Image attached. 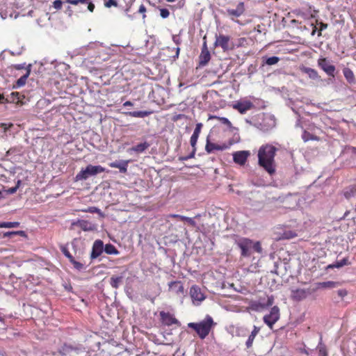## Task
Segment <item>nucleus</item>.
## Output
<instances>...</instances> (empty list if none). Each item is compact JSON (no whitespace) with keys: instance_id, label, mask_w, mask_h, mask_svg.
<instances>
[{"instance_id":"obj_21","label":"nucleus","mask_w":356,"mask_h":356,"mask_svg":"<svg viewBox=\"0 0 356 356\" xmlns=\"http://www.w3.org/2000/svg\"><path fill=\"white\" fill-rule=\"evenodd\" d=\"M149 146V143L147 142H144L133 146L129 149V152H134L138 154H140L144 152Z\"/></svg>"},{"instance_id":"obj_36","label":"nucleus","mask_w":356,"mask_h":356,"mask_svg":"<svg viewBox=\"0 0 356 356\" xmlns=\"http://www.w3.org/2000/svg\"><path fill=\"white\" fill-rule=\"evenodd\" d=\"M104 252L108 254H118L119 251L116 249V248L111 244L108 243L104 246Z\"/></svg>"},{"instance_id":"obj_59","label":"nucleus","mask_w":356,"mask_h":356,"mask_svg":"<svg viewBox=\"0 0 356 356\" xmlns=\"http://www.w3.org/2000/svg\"><path fill=\"white\" fill-rule=\"evenodd\" d=\"M309 133H307V132H306V131H305V132L303 133V134H302V138H303V140H304L305 141H308V140L310 139V138L309 137Z\"/></svg>"},{"instance_id":"obj_5","label":"nucleus","mask_w":356,"mask_h":356,"mask_svg":"<svg viewBox=\"0 0 356 356\" xmlns=\"http://www.w3.org/2000/svg\"><path fill=\"white\" fill-rule=\"evenodd\" d=\"M280 319V309L277 306L271 308L270 314L263 318L264 322L270 328Z\"/></svg>"},{"instance_id":"obj_49","label":"nucleus","mask_w":356,"mask_h":356,"mask_svg":"<svg viewBox=\"0 0 356 356\" xmlns=\"http://www.w3.org/2000/svg\"><path fill=\"white\" fill-rule=\"evenodd\" d=\"M13 126V124L12 123H9V124L1 123V124H0V128H1L4 132H6L8 129H9Z\"/></svg>"},{"instance_id":"obj_33","label":"nucleus","mask_w":356,"mask_h":356,"mask_svg":"<svg viewBox=\"0 0 356 356\" xmlns=\"http://www.w3.org/2000/svg\"><path fill=\"white\" fill-rule=\"evenodd\" d=\"M4 237L14 238L17 236H20L22 237H26V234L24 231H12V232H6L3 234Z\"/></svg>"},{"instance_id":"obj_19","label":"nucleus","mask_w":356,"mask_h":356,"mask_svg":"<svg viewBox=\"0 0 356 356\" xmlns=\"http://www.w3.org/2000/svg\"><path fill=\"white\" fill-rule=\"evenodd\" d=\"M260 331V327L254 325L253 330L251 332L250 334L248 337V340L245 342V346L247 348H250L252 346L253 341Z\"/></svg>"},{"instance_id":"obj_2","label":"nucleus","mask_w":356,"mask_h":356,"mask_svg":"<svg viewBox=\"0 0 356 356\" xmlns=\"http://www.w3.org/2000/svg\"><path fill=\"white\" fill-rule=\"evenodd\" d=\"M216 325L213 318L207 315L205 318L200 323H189L188 327L193 329L201 339H205L209 334L212 327Z\"/></svg>"},{"instance_id":"obj_28","label":"nucleus","mask_w":356,"mask_h":356,"mask_svg":"<svg viewBox=\"0 0 356 356\" xmlns=\"http://www.w3.org/2000/svg\"><path fill=\"white\" fill-rule=\"evenodd\" d=\"M317 287L313 290V291L317 290L319 288H335L338 286V282H332V281H327V282H318L316 284Z\"/></svg>"},{"instance_id":"obj_63","label":"nucleus","mask_w":356,"mask_h":356,"mask_svg":"<svg viewBox=\"0 0 356 356\" xmlns=\"http://www.w3.org/2000/svg\"><path fill=\"white\" fill-rule=\"evenodd\" d=\"M195 152H196V148H193L192 152L189 155H188V158L189 159L193 158L195 156Z\"/></svg>"},{"instance_id":"obj_31","label":"nucleus","mask_w":356,"mask_h":356,"mask_svg":"<svg viewBox=\"0 0 356 356\" xmlns=\"http://www.w3.org/2000/svg\"><path fill=\"white\" fill-rule=\"evenodd\" d=\"M343 195L346 199L356 196V186H350L343 191Z\"/></svg>"},{"instance_id":"obj_47","label":"nucleus","mask_w":356,"mask_h":356,"mask_svg":"<svg viewBox=\"0 0 356 356\" xmlns=\"http://www.w3.org/2000/svg\"><path fill=\"white\" fill-rule=\"evenodd\" d=\"M252 308L254 310H259L265 308L264 304L261 302H254L252 304Z\"/></svg>"},{"instance_id":"obj_6","label":"nucleus","mask_w":356,"mask_h":356,"mask_svg":"<svg viewBox=\"0 0 356 356\" xmlns=\"http://www.w3.org/2000/svg\"><path fill=\"white\" fill-rule=\"evenodd\" d=\"M230 37L222 34L216 35L215 47H220L223 51H227L232 48L229 46Z\"/></svg>"},{"instance_id":"obj_53","label":"nucleus","mask_w":356,"mask_h":356,"mask_svg":"<svg viewBox=\"0 0 356 356\" xmlns=\"http://www.w3.org/2000/svg\"><path fill=\"white\" fill-rule=\"evenodd\" d=\"M112 6H118V3H117L116 0H108V1L105 3V6H106V7H107V8H110V7H111Z\"/></svg>"},{"instance_id":"obj_7","label":"nucleus","mask_w":356,"mask_h":356,"mask_svg":"<svg viewBox=\"0 0 356 356\" xmlns=\"http://www.w3.org/2000/svg\"><path fill=\"white\" fill-rule=\"evenodd\" d=\"M159 315L161 323L166 326H170L173 324H175L177 326L181 325L180 322L174 316L173 314H171L169 312L162 311L160 312Z\"/></svg>"},{"instance_id":"obj_52","label":"nucleus","mask_w":356,"mask_h":356,"mask_svg":"<svg viewBox=\"0 0 356 356\" xmlns=\"http://www.w3.org/2000/svg\"><path fill=\"white\" fill-rule=\"evenodd\" d=\"M17 190V188L14 186L8 188V190H4L3 193H5V195L14 194L15 193H16Z\"/></svg>"},{"instance_id":"obj_4","label":"nucleus","mask_w":356,"mask_h":356,"mask_svg":"<svg viewBox=\"0 0 356 356\" xmlns=\"http://www.w3.org/2000/svg\"><path fill=\"white\" fill-rule=\"evenodd\" d=\"M236 245L241 250V256L249 257L252 254V241L248 238H241L236 241Z\"/></svg>"},{"instance_id":"obj_40","label":"nucleus","mask_w":356,"mask_h":356,"mask_svg":"<svg viewBox=\"0 0 356 356\" xmlns=\"http://www.w3.org/2000/svg\"><path fill=\"white\" fill-rule=\"evenodd\" d=\"M252 250H254L255 252H257L258 253H261L262 248H261L260 242L259 241L254 242L252 241Z\"/></svg>"},{"instance_id":"obj_8","label":"nucleus","mask_w":356,"mask_h":356,"mask_svg":"<svg viewBox=\"0 0 356 356\" xmlns=\"http://www.w3.org/2000/svg\"><path fill=\"white\" fill-rule=\"evenodd\" d=\"M318 66L329 76H334L335 67L330 64V61L325 58H321L318 60Z\"/></svg>"},{"instance_id":"obj_45","label":"nucleus","mask_w":356,"mask_h":356,"mask_svg":"<svg viewBox=\"0 0 356 356\" xmlns=\"http://www.w3.org/2000/svg\"><path fill=\"white\" fill-rule=\"evenodd\" d=\"M160 15L162 18L165 19L169 17L170 12L166 8H161L160 9Z\"/></svg>"},{"instance_id":"obj_3","label":"nucleus","mask_w":356,"mask_h":356,"mask_svg":"<svg viewBox=\"0 0 356 356\" xmlns=\"http://www.w3.org/2000/svg\"><path fill=\"white\" fill-rule=\"evenodd\" d=\"M105 169L101 165H88L82 169L75 177L76 181L86 180L90 176H95L104 172Z\"/></svg>"},{"instance_id":"obj_35","label":"nucleus","mask_w":356,"mask_h":356,"mask_svg":"<svg viewBox=\"0 0 356 356\" xmlns=\"http://www.w3.org/2000/svg\"><path fill=\"white\" fill-rule=\"evenodd\" d=\"M71 356H88V353L84 348L74 347Z\"/></svg>"},{"instance_id":"obj_43","label":"nucleus","mask_w":356,"mask_h":356,"mask_svg":"<svg viewBox=\"0 0 356 356\" xmlns=\"http://www.w3.org/2000/svg\"><path fill=\"white\" fill-rule=\"evenodd\" d=\"M61 252H63V254L67 257L69 259L70 261L74 258L72 257V255L70 254V252H69L68 249L67 247L65 246H62L61 248Z\"/></svg>"},{"instance_id":"obj_29","label":"nucleus","mask_w":356,"mask_h":356,"mask_svg":"<svg viewBox=\"0 0 356 356\" xmlns=\"http://www.w3.org/2000/svg\"><path fill=\"white\" fill-rule=\"evenodd\" d=\"M213 119L218 120L222 124L227 125V127L231 130L236 129V128L232 126L230 121L226 118L217 117L216 115H210L209 118V120H213Z\"/></svg>"},{"instance_id":"obj_24","label":"nucleus","mask_w":356,"mask_h":356,"mask_svg":"<svg viewBox=\"0 0 356 356\" xmlns=\"http://www.w3.org/2000/svg\"><path fill=\"white\" fill-rule=\"evenodd\" d=\"M169 288L177 294L184 292V286L180 282H171L169 283Z\"/></svg>"},{"instance_id":"obj_41","label":"nucleus","mask_w":356,"mask_h":356,"mask_svg":"<svg viewBox=\"0 0 356 356\" xmlns=\"http://www.w3.org/2000/svg\"><path fill=\"white\" fill-rule=\"evenodd\" d=\"M354 213H351L350 211H346L343 217L340 218L339 220H353L355 221V217L353 216Z\"/></svg>"},{"instance_id":"obj_46","label":"nucleus","mask_w":356,"mask_h":356,"mask_svg":"<svg viewBox=\"0 0 356 356\" xmlns=\"http://www.w3.org/2000/svg\"><path fill=\"white\" fill-rule=\"evenodd\" d=\"M202 123H200H200H197V124H196V127H195V130H194V131H193V135H195V136H200V132H201V129H202Z\"/></svg>"},{"instance_id":"obj_56","label":"nucleus","mask_w":356,"mask_h":356,"mask_svg":"<svg viewBox=\"0 0 356 356\" xmlns=\"http://www.w3.org/2000/svg\"><path fill=\"white\" fill-rule=\"evenodd\" d=\"M327 24L321 22V24H320V31L318 32V35L321 36V31L327 29Z\"/></svg>"},{"instance_id":"obj_10","label":"nucleus","mask_w":356,"mask_h":356,"mask_svg":"<svg viewBox=\"0 0 356 356\" xmlns=\"http://www.w3.org/2000/svg\"><path fill=\"white\" fill-rule=\"evenodd\" d=\"M249 156L250 152L248 151L243 150L235 152L233 154V160L236 163L243 165L245 163Z\"/></svg>"},{"instance_id":"obj_37","label":"nucleus","mask_w":356,"mask_h":356,"mask_svg":"<svg viewBox=\"0 0 356 356\" xmlns=\"http://www.w3.org/2000/svg\"><path fill=\"white\" fill-rule=\"evenodd\" d=\"M263 59H264V63L268 65H275L280 60V58L277 56H271V57L266 58H263Z\"/></svg>"},{"instance_id":"obj_17","label":"nucleus","mask_w":356,"mask_h":356,"mask_svg":"<svg viewBox=\"0 0 356 356\" xmlns=\"http://www.w3.org/2000/svg\"><path fill=\"white\" fill-rule=\"evenodd\" d=\"M300 69L302 73L306 74L311 79H320V76H318V74L316 70L305 66L300 67Z\"/></svg>"},{"instance_id":"obj_44","label":"nucleus","mask_w":356,"mask_h":356,"mask_svg":"<svg viewBox=\"0 0 356 356\" xmlns=\"http://www.w3.org/2000/svg\"><path fill=\"white\" fill-rule=\"evenodd\" d=\"M199 136L192 134L190 140L191 145L193 148H196V144Z\"/></svg>"},{"instance_id":"obj_13","label":"nucleus","mask_w":356,"mask_h":356,"mask_svg":"<svg viewBox=\"0 0 356 356\" xmlns=\"http://www.w3.org/2000/svg\"><path fill=\"white\" fill-rule=\"evenodd\" d=\"M311 293L312 291L309 289H298L292 291L291 297L293 300L300 301L305 299Z\"/></svg>"},{"instance_id":"obj_12","label":"nucleus","mask_w":356,"mask_h":356,"mask_svg":"<svg viewBox=\"0 0 356 356\" xmlns=\"http://www.w3.org/2000/svg\"><path fill=\"white\" fill-rule=\"evenodd\" d=\"M190 296L193 301L201 302L205 299V296L202 293L200 288L197 285H193L190 289Z\"/></svg>"},{"instance_id":"obj_54","label":"nucleus","mask_w":356,"mask_h":356,"mask_svg":"<svg viewBox=\"0 0 356 356\" xmlns=\"http://www.w3.org/2000/svg\"><path fill=\"white\" fill-rule=\"evenodd\" d=\"M12 96V100L14 102L15 99H17V102L19 100V93L17 92H13L11 94Z\"/></svg>"},{"instance_id":"obj_62","label":"nucleus","mask_w":356,"mask_h":356,"mask_svg":"<svg viewBox=\"0 0 356 356\" xmlns=\"http://www.w3.org/2000/svg\"><path fill=\"white\" fill-rule=\"evenodd\" d=\"M172 40L177 44H179L180 42V39L177 35H173Z\"/></svg>"},{"instance_id":"obj_14","label":"nucleus","mask_w":356,"mask_h":356,"mask_svg":"<svg viewBox=\"0 0 356 356\" xmlns=\"http://www.w3.org/2000/svg\"><path fill=\"white\" fill-rule=\"evenodd\" d=\"M253 106L249 101L238 102L233 105V108L238 110L241 113L244 114Z\"/></svg>"},{"instance_id":"obj_22","label":"nucleus","mask_w":356,"mask_h":356,"mask_svg":"<svg viewBox=\"0 0 356 356\" xmlns=\"http://www.w3.org/2000/svg\"><path fill=\"white\" fill-rule=\"evenodd\" d=\"M127 115L134 117V118H143L147 116H149L152 113L151 111H129L124 113Z\"/></svg>"},{"instance_id":"obj_9","label":"nucleus","mask_w":356,"mask_h":356,"mask_svg":"<svg viewBox=\"0 0 356 356\" xmlns=\"http://www.w3.org/2000/svg\"><path fill=\"white\" fill-rule=\"evenodd\" d=\"M104 243L101 240H96L92 245L90 258L92 259L97 258L104 251Z\"/></svg>"},{"instance_id":"obj_32","label":"nucleus","mask_w":356,"mask_h":356,"mask_svg":"<svg viewBox=\"0 0 356 356\" xmlns=\"http://www.w3.org/2000/svg\"><path fill=\"white\" fill-rule=\"evenodd\" d=\"M74 347L72 346L64 344L59 349V353L63 356H71V353L73 351Z\"/></svg>"},{"instance_id":"obj_16","label":"nucleus","mask_w":356,"mask_h":356,"mask_svg":"<svg viewBox=\"0 0 356 356\" xmlns=\"http://www.w3.org/2000/svg\"><path fill=\"white\" fill-rule=\"evenodd\" d=\"M245 11L244 3L243 2L238 3L236 9H227V13L229 15L234 16V17H240L243 14Z\"/></svg>"},{"instance_id":"obj_15","label":"nucleus","mask_w":356,"mask_h":356,"mask_svg":"<svg viewBox=\"0 0 356 356\" xmlns=\"http://www.w3.org/2000/svg\"><path fill=\"white\" fill-rule=\"evenodd\" d=\"M129 161H116L109 163V166L111 168H118L120 172L122 173H126L127 171Z\"/></svg>"},{"instance_id":"obj_48","label":"nucleus","mask_w":356,"mask_h":356,"mask_svg":"<svg viewBox=\"0 0 356 356\" xmlns=\"http://www.w3.org/2000/svg\"><path fill=\"white\" fill-rule=\"evenodd\" d=\"M63 2L60 0H56L53 3L54 8L56 10H60L62 8Z\"/></svg>"},{"instance_id":"obj_34","label":"nucleus","mask_w":356,"mask_h":356,"mask_svg":"<svg viewBox=\"0 0 356 356\" xmlns=\"http://www.w3.org/2000/svg\"><path fill=\"white\" fill-rule=\"evenodd\" d=\"M343 74L346 80L350 83H353L355 80V76L353 71L349 68H344L343 70Z\"/></svg>"},{"instance_id":"obj_1","label":"nucleus","mask_w":356,"mask_h":356,"mask_svg":"<svg viewBox=\"0 0 356 356\" xmlns=\"http://www.w3.org/2000/svg\"><path fill=\"white\" fill-rule=\"evenodd\" d=\"M277 148L271 145H262L258 152V163L269 174L275 172V156Z\"/></svg>"},{"instance_id":"obj_25","label":"nucleus","mask_w":356,"mask_h":356,"mask_svg":"<svg viewBox=\"0 0 356 356\" xmlns=\"http://www.w3.org/2000/svg\"><path fill=\"white\" fill-rule=\"evenodd\" d=\"M297 236L296 233L293 231H284L282 234L275 237L276 241L291 239Z\"/></svg>"},{"instance_id":"obj_18","label":"nucleus","mask_w":356,"mask_h":356,"mask_svg":"<svg viewBox=\"0 0 356 356\" xmlns=\"http://www.w3.org/2000/svg\"><path fill=\"white\" fill-rule=\"evenodd\" d=\"M31 64L27 65L26 72L19 79H17L15 84L14 85V88H18L22 87L25 85L27 78L29 76L30 73H31Z\"/></svg>"},{"instance_id":"obj_30","label":"nucleus","mask_w":356,"mask_h":356,"mask_svg":"<svg viewBox=\"0 0 356 356\" xmlns=\"http://www.w3.org/2000/svg\"><path fill=\"white\" fill-rule=\"evenodd\" d=\"M123 276H115L113 275L110 278V284L114 289H118L120 285L122 284Z\"/></svg>"},{"instance_id":"obj_38","label":"nucleus","mask_w":356,"mask_h":356,"mask_svg":"<svg viewBox=\"0 0 356 356\" xmlns=\"http://www.w3.org/2000/svg\"><path fill=\"white\" fill-rule=\"evenodd\" d=\"M70 263L73 265L74 268L79 271H81L85 268L82 263L76 261L74 258L70 261Z\"/></svg>"},{"instance_id":"obj_23","label":"nucleus","mask_w":356,"mask_h":356,"mask_svg":"<svg viewBox=\"0 0 356 356\" xmlns=\"http://www.w3.org/2000/svg\"><path fill=\"white\" fill-rule=\"evenodd\" d=\"M211 59V54L209 51H201L199 56V65L200 66H205Z\"/></svg>"},{"instance_id":"obj_61","label":"nucleus","mask_w":356,"mask_h":356,"mask_svg":"<svg viewBox=\"0 0 356 356\" xmlns=\"http://www.w3.org/2000/svg\"><path fill=\"white\" fill-rule=\"evenodd\" d=\"M130 9H131V6H128L127 8H126L124 9V13L127 15L128 17L133 19L132 16L129 15V12L130 11Z\"/></svg>"},{"instance_id":"obj_27","label":"nucleus","mask_w":356,"mask_h":356,"mask_svg":"<svg viewBox=\"0 0 356 356\" xmlns=\"http://www.w3.org/2000/svg\"><path fill=\"white\" fill-rule=\"evenodd\" d=\"M350 264L349 261H348V258H343V259L340 260V261H337L336 262L332 264H330L328 265L327 267H326V269L328 270V269H332L334 268H341L344 266H346V265H348Z\"/></svg>"},{"instance_id":"obj_64","label":"nucleus","mask_w":356,"mask_h":356,"mask_svg":"<svg viewBox=\"0 0 356 356\" xmlns=\"http://www.w3.org/2000/svg\"><path fill=\"white\" fill-rule=\"evenodd\" d=\"M277 268H278V266H277V263H275L274 269L271 270V273L278 275Z\"/></svg>"},{"instance_id":"obj_57","label":"nucleus","mask_w":356,"mask_h":356,"mask_svg":"<svg viewBox=\"0 0 356 356\" xmlns=\"http://www.w3.org/2000/svg\"><path fill=\"white\" fill-rule=\"evenodd\" d=\"M273 300H273V298L272 296L271 297H268L266 304H264L265 307L271 306L273 304Z\"/></svg>"},{"instance_id":"obj_60","label":"nucleus","mask_w":356,"mask_h":356,"mask_svg":"<svg viewBox=\"0 0 356 356\" xmlns=\"http://www.w3.org/2000/svg\"><path fill=\"white\" fill-rule=\"evenodd\" d=\"M209 51L208 47H207V41H204L203 42L202 47V51Z\"/></svg>"},{"instance_id":"obj_20","label":"nucleus","mask_w":356,"mask_h":356,"mask_svg":"<svg viewBox=\"0 0 356 356\" xmlns=\"http://www.w3.org/2000/svg\"><path fill=\"white\" fill-rule=\"evenodd\" d=\"M65 1L68 3L73 4V5H78L79 3L87 4L88 9L90 12H93V10L95 9V5H94V3H92V2L90 0H65Z\"/></svg>"},{"instance_id":"obj_42","label":"nucleus","mask_w":356,"mask_h":356,"mask_svg":"<svg viewBox=\"0 0 356 356\" xmlns=\"http://www.w3.org/2000/svg\"><path fill=\"white\" fill-rule=\"evenodd\" d=\"M318 347L319 351V356H327L326 348L324 344L320 342Z\"/></svg>"},{"instance_id":"obj_55","label":"nucleus","mask_w":356,"mask_h":356,"mask_svg":"<svg viewBox=\"0 0 356 356\" xmlns=\"http://www.w3.org/2000/svg\"><path fill=\"white\" fill-rule=\"evenodd\" d=\"M337 294L341 298H343L347 295V291L345 289H340L337 291Z\"/></svg>"},{"instance_id":"obj_51","label":"nucleus","mask_w":356,"mask_h":356,"mask_svg":"<svg viewBox=\"0 0 356 356\" xmlns=\"http://www.w3.org/2000/svg\"><path fill=\"white\" fill-rule=\"evenodd\" d=\"M145 12H146L145 6L143 4H141L140 6V7H139L138 13L143 14V19L146 17Z\"/></svg>"},{"instance_id":"obj_39","label":"nucleus","mask_w":356,"mask_h":356,"mask_svg":"<svg viewBox=\"0 0 356 356\" xmlns=\"http://www.w3.org/2000/svg\"><path fill=\"white\" fill-rule=\"evenodd\" d=\"M73 225L74 224H72ZM76 225H80L81 228L83 231H92L95 229V225L92 224H76Z\"/></svg>"},{"instance_id":"obj_11","label":"nucleus","mask_w":356,"mask_h":356,"mask_svg":"<svg viewBox=\"0 0 356 356\" xmlns=\"http://www.w3.org/2000/svg\"><path fill=\"white\" fill-rule=\"evenodd\" d=\"M228 147V145H227L225 143L222 145H218L210 142L209 136H207V143L205 146V150L207 151V153H212L214 150L222 151L227 149Z\"/></svg>"},{"instance_id":"obj_50","label":"nucleus","mask_w":356,"mask_h":356,"mask_svg":"<svg viewBox=\"0 0 356 356\" xmlns=\"http://www.w3.org/2000/svg\"><path fill=\"white\" fill-rule=\"evenodd\" d=\"M13 67L16 69V70H17L24 69L26 71L27 66L26 65V63H22V64L14 65H13Z\"/></svg>"},{"instance_id":"obj_58","label":"nucleus","mask_w":356,"mask_h":356,"mask_svg":"<svg viewBox=\"0 0 356 356\" xmlns=\"http://www.w3.org/2000/svg\"><path fill=\"white\" fill-rule=\"evenodd\" d=\"M19 224H0V227H15Z\"/></svg>"},{"instance_id":"obj_26","label":"nucleus","mask_w":356,"mask_h":356,"mask_svg":"<svg viewBox=\"0 0 356 356\" xmlns=\"http://www.w3.org/2000/svg\"><path fill=\"white\" fill-rule=\"evenodd\" d=\"M168 218L167 219L168 221L175 220V221H186L188 223L194 222L193 220L191 218H187V217L180 216V215H177V214L170 215L168 216Z\"/></svg>"}]
</instances>
